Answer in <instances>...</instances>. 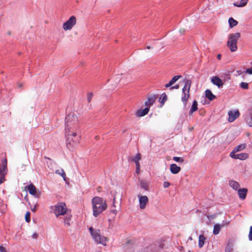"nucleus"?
<instances>
[{
	"instance_id": "f257e3e1",
	"label": "nucleus",
	"mask_w": 252,
	"mask_h": 252,
	"mask_svg": "<svg viewBox=\"0 0 252 252\" xmlns=\"http://www.w3.org/2000/svg\"><path fill=\"white\" fill-rule=\"evenodd\" d=\"M93 215L95 217L98 216L107 207V204L103 198L98 196H95L92 199Z\"/></svg>"
},
{
	"instance_id": "f03ea898",
	"label": "nucleus",
	"mask_w": 252,
	"mask_h": 252,
	"mask_svg": "<svg viewBox=\"0 0 252 252\" xmlns=\"http://www.w3.org/2000/svg\"><path fill=\"white\" fill-rule=\"evenodd\" d=\"M78 119L73 113L67 115L65 118V134H70L71 131H76L78 127Z\"/></svg>"
},
{
	"instance_id": "7ed1b4c3",
	"label": "nucleus",
	"mask_w": 252,
	"mask_h": 252,
	"mask_svg": "<svg viewBox=\"0 0 252 252\" xmlns=\"http://www.w3.org/2000/svg\"><path fill=\"white\" fill-rule=\"evenodd\" d=\"M66 137V147L70 150L74 147H75L79 142L81 136L78 135L77 132L71 131L70 134H65Z\"/></svg>"
},
{
	"instance_id": "20e7f679",
	"label": "nucleus",
	"mask_w": 252,
	"mask_h": 252,
	"mask_svg": "<svg viewBox=\"0 0 252 252\" xmlns=\"http://www.w3.org/2000/svg\"><path fill=\"white\" fill-rule=\"evenodd\" d=\"M240 37L241 34L239 32L229 34L227 46L231 52H234L237 50V44Z\"/></svg>"
},
{
	"instance_id": "39448f33",
	"label": "nucleus",
	"mask_w": 252,
	"mask_h": 252,
	"mask_svg": "<svg viewBox=\"0 0 252 252\" xmlns=\"http://www.w3.org/2000/svg\"><path fill=\"white\" fill-rule=\"evenodd\" d=\"M89 231L93 238L97 244H101L103 246L106 245V238L100 234L99 229H94L93 227H90Z\"/></svg>"
},
{
	"instance_id": "423d86ee",
	"label": "nucleus",
	"mask_w": 252,
	"mask_h": 252,
	"mask_svg": "<svg viewBox=\"0 0 252 252\" xmlns=\"http://www.w3.org/2000/svg\"><path fill=\"white\" fill-rule=\"evenodd\" d=\"M51 209L53 210V213L57 217L61 215H64L67 212V209L64 202L58 203L54 206H51Z\"/></svg>"
},
{
	"instance_id": "0eeeda50",
	"label": "nucleus",
	"mask_w": 252,
	"mask_h": 252,
	"mask_svg": "<svg viewBox=\"0 0 252 252\" xmlns=\"http://www.w3.org/2000/svg\"><path fill=\"white\" fill-rule=\"evenodd\" d=\"M25 189L29 191L30 194L36 198H39L41 195V192L37 190L36 187L33 184H30L25 187Z\"/></svg>"
},
{
	"instance_id": "6e6552de",
	"label": "nucleus",
	"mask_w": 252,
	"mask_h": 252,
	"mask_svg": "<svg viewBox=\"0 0 252 252\" xmlns=\"http://www.w3.org/2000/svg\"><path fill=\"white\" fill-rule=\"evenodd\" d=\"M76 23V19L74 16H71L69 19L64 22L63 28L64 30H70Z\"/></svg>"
},
{
	"instance_id": "1a4fd4ad",
	"label": "nucleus",
	"mask_w": 252,
	"mask_h": 252,
	"mask_svg": "<svg viewBox=\"0 0 252 252\" xmlns=\"http://www.w3.org/2000/svg\"><path fill=\"white\" fill-rule=\"evenodd\" d=\"M139 202V207L141 209H143L146 207V204L148 202V198L147 196L138 195Z\"/></svg>"
},
{
	"instance_id": "9d476101",
	"label": "nucleus",
	"mask_w": 252,
	"mask_h": 252,
	"mask_svg": "<svg viewBox=\"0 0 252 252\" xmlns=\"http://www.w3.org/2000/svg\"><path fill=\"white\" fill-rule=\"evenodd\" d=\"M244 119L250 126H252V107L245 114Z\"/></svg>"
},
{
	"instance_id": "9b49d317",
	"label": "nucleus",
	"mask_w": 252,
	"mask_h": 252,
	"mask_svg": "<svg viewBox=\"0 0 252 252\" xmlns=\"http://www.w3.org/2000/svg\"><path fill=\"white\" fill-rule=\"evenodd\" d=\"M228 121L229 122H232L239 116L240 113L238 110H236L235 111H230L228 112Z\"/></svg>"
},
{
	"instance_id": "f8f14e48",
	"label": "nucleus",
	"mask_w": 252,
	"mask_h": 252,
	"mask_svg": "<svg viewBox=\"0 0 252 252\" xmlns=\"http://www.w3.org/2000/svg\"><path fill=\"white\" fill-rule=\"evenodd\" d=\"M211 82L214 85H216L219 88H221L223 84L222 80L217 76H214L212 78Z\"/></svg>"
},
{
	"instance_id": "ddd939ff",
	"label": "nucleus",
	"mask_w": 252,
	"mask_h": 252,
	"mask_svg": "<svg viewBox=\"0 0 252 252\" xmlns=\"http://www.w3.org/2000/svg\"><path fill=\"white\" fill-rule=\"evenodd\" d=\"M7 160L6 158H3L1 160V163L0 164V169L1 171V173L6 174L7 172Z\"/></svg>"
},
{
	"instance_id": "4468645a",
	"label": "nucleus",
	"mask_w": 252,
	"mask_h": 252,
	"mask_svg": "<svg viewBox=\"0 0 252 252\" xmlns=\"http://www.w3.org/2000/svg\"><path fill=\"white\" fill-rule=\"evenodd\" d=\"M158 98V95H153V96L151 97H149L148 98V100L145 101V105L149 108L152 105L156 100Z\"/></svg>"
},
{
	"instance_id": "2eb2a0df",
	"label": "nucleus",
	"mask_w": 252,
	"mask_h": 252,
	"mask_svg": "<svg viewBox=\"0 0 252 252\" xmlns=\"http://www.w3.org/2000/svg\"><path fill=\"white\" fill-rule=\"evenodd\" d=\"M248 192V189L246 188L240 189L238 190L239 197L244 200L246 198Z\"/></svg>"
},
{
	"instance_id": "dca6fc26",
	"label": "nucleus",
	"mask_w": 252,
	"mask_h": 252,
	"mask_svg": "<svg viewBox=\"0 0 252 252\" xmlns=\"http://www.w3.org/2000/svg\"><path fill=\"white\" fill-rule=\"evenodd\" d=\"M150 110V108L146 106L144 109H139L136 112V115L138 117H142L147 114Z\"/></svg>"
},
{
	"instance_id": "f3484780",
	"label": "nucleus",
	"mask_w": 252,
	"mask_h": 252,
	"mask_svg": "<svg viewBox=\"0 0 252 252\" xmlns=\"http://www.w3.org/2000/svg\"><path fill=\"white\" fill-rule=\"evenodd\" d=\"M170 170L172 174H176L180 171L181 168L176 164L172 163L170 165Z\"/></svg>"
},
{
	"instance_id": "a211bd4d",
	"label": "nucleus",
	"mask_w": 252,
	"mask_h": 252,
	"mask_svg": "<svg viewBox=\"0 0 252 252\" xmlns=\"http://www.w3.org/2000/svg\"><path fill=\"white\" fill-rule=\"evenodd\" d=\"M184 82L185 83L184 86L182 89L183 90L187 91L189 92L190 87L191 85V81L189 79H185L184 80Z\"/></svg>"
},
{
	"instance_id": "6ab92c4d",
	"label": "nucleus",
	"mask_w": 252,
	"mask_h": 252,
	"mask_svg": "<svg viewBox=\"0 0 252 252\" xmlns=\"http://www.w3.org/2000/svg\"><path fill=\"white\" fill-rule=\"evenodd\" d=\"M189 97V92L187 91H184L182 90V96L181 98L182 101L185 103L186 104L187 101H188Z\"/></svg>"
},
{
	"instance_id": "aec40b11",
	"label": "nucleus",
	"mask_w": 252,
	"mask_h": 252,
	"mask_svg": "<svg viewBox=\"0 0 252 252\" xmlns=\"http://www.w3.org/2000/svg\"><path fill=\"white\" fill-rule=\"evenodd\" d=\"M229 186L234 190H237L240 187L239 184L234 180H230L228 183Z\"/></svg>"
},
{
	"instance_id": "412c9836",
	"label": "nucleus",
	"mask_w": 252,
	"mask_h": 252,
	"mask_svg": "<svg viewBox=\"0 0 252 252\" xmlns=\"http://www.w3.org/2000/svg\"><path fill=\"white\" fill-rule=\"evenodd\" d=\"M198 109V103L195 100H193L191 108L189 112V115L192 114L193 112L197 111Z\"/></svg>"
},
{
	"instance_id": "4be33fe9",
	"label": "nucleus",
	"mask_w": 252,
	"mask_h": 252,
	"mask_svg": "<svg viewBox=\"0 0 252 252\" xmlns=\"http://www.w3.org/2000/svg\"><path fill=\"white\" fill-rule=\"evenodd\" d=\"M205 95L206 97L209 100H213L214 99H215L216 96L214 94H213L211 91L207 89L205 91Z\"/></svg>"
},
{
	"instance_id": "5701e85b",
	"label": "nucleus",
	"mask_w": 252,
	"mask_h": 252,
	"mask_svg": "<svg viewBox=\"0 0 252 252\" xmlns=\"http://www.w3.org/2000/svg\"><path fill=\"white\" fill-rule=\"evenodd\" d=\"M167 100V95L165 93H162L159 98V101L160 103V107H162Z\"/></svg>"
},
{
	"instance_id": "b1692460",
	"label": "nucleus",
	"mask_w": 252,
	"mask_h": 252,
	"mask_svg": "<svg viewBox=\"0 0 252 252\" xmlns=\"http://www.w3.org/2000/svg\"><path fill=\"white\" fill-rule=\"evenodd\" d=\"M220 77L223 79V81L224 82L227 81L231 79L230 74L227 71L222 73L220 75Z\"/></svg>"
},
{
	"instance_id": "393cba45",
	"label": "nucleus",
	"mask_w": 252,
	"mask_h": 252,
	"mask_svg": "<svg viewBox=\"0 0 252 252\" xmlns=\"http://www.w3.org/2000/svg\"><path fill=\"white\" fill-rule=\"evenodd\" d=\"M140 187L146 191L149 190V184L146 180L140 181Z\"/></svg>"
},
{
	"instance_id": "a878e982",
	"label": "nucleus",
	"mask_w": 252,
	"mask_h": 252,
	"mask_svg": "<svg viewBox=\"0 0 252 252\" xmlns=\"http://www.w3.org/2000/svg\"><path fill=\"white\" fill-rule=\"evenodd\" d=\"M223 226V224H216L214 226L213 234L214 235L218 234L221 229V228Z\"/></svg>"
},
{
	"instance_id": "bb28decb",
	"label": "nucleus",
	"mask_w": 252,
	"mask_h": 252,
	"mask_svg": "<svg viewBox=\"0 0 252 252\" xmlns=\"http://www.w3.org/2000/svg\"><path fill=\"white\" fill-rule=\"evenodd\" d=\"M205 237L203 235H200L199 236V240H198V246L200 248L203 247L204 245Z\"/></svg>"
},
{
	"instance_id": "cd10ccee",
	"label": "nucleus",
	"mask_w": 252,
	"mask_h": 252,
	"mask_svg": "<svg viewBox=\"0 0 252 252\" xmlns=\"http://www.w3.org/2000/svg\"><path fill=\"white\" fill-rule=\"evenodd\" d=\"M248 1V0H241L239 3L234 2L233 5L238 7H243L247 5Z\"/></svg>"
},
{
	"instance_id": "c85d7f7f",
	"label": "nucleus",
	"mask_w": 252,
	"mask_h": 252,
	"mask_svg": "<svg viewBox=\"0 0 252 252\" xmlns=\"http://www.w3.org/2000/svg\"><path fill=\"white\" fill-rule=\"evenodd\" d=\"M249 157V155L247 153H240L237 154V159H239L241 160H245L248 158Z\"/></svg>"
},
{
	"instance_id": "c756f323",
	"label": "nucleus",
	"mask_w": 252,
	"mask_h": 252,
	"mask_svg": "<svg viewBox=\"0 0 252 252\" xmlns=\"http://www.w3.org/2000/svg\"><path fill=\"white\" fill-rule=\"evenodd\" d=\"M228 23L229 25V27L231 28H233L234 27L237 26V25L238 24V23L236 20L234 19L233 18L230 17L228 19Z\"/></svg>"
},
{
	"instance_id": "7c9ffc66",
	"label": "nucleus",
	"mask_w": 252,
	"mask_h": 252,
	"mask_svg": "<svg viewBox=\"0 0 252 252\" xmlns=\"http://www.w3.org/2000/svg\"><path fill=\"white\" fill-rule=\"evenodd\" d=\"M246 148L245 144H242L238 145L234 148V152H238L239 151H242Z\"/></svg>"
},
{
	"instance_id": "2f4dec72",
	"label": "nucleus",
	"mask_w": 252,
	"mask_h": 252,
	"mask_svg": "<svg viewBox=\"0 0 252 252\" xmlns=\"http://www.w3.org/2000/svg\"><path fill=\"white\" fill-rule=\"evenodd\" d=\"M56 173L60 174L63 179L64 181L66 180V174L63 169L57 170L56 171Z\"/></svg>"
},
{
	"instance_id": "473e14b6",
	"label": "nucleus",
	"mask_w": 252,
	"mask_h": 252,
	"mask_svg": "<svg viewBox=\"0 0 252 252\" xmlns=\"http://www.w3.org/2000/svg\"><path fill=\"white\" fill-rule=\"evenodd\" d=\"M141 158V155L140 153H137L134 157L131 158L129 160L135 162V161H139Z\"/></svg>"
},
{
	"instance_id": "72a5a7b5",
	"label": "nucleus",
	"mask_w": 252,
	"mask_h": 252,
	"mask_svg": "<svg viewBox=\"0 0 252 252\" xmlns=\"http://www.w3.org/2000/svg\"><path fill=\"white\" fill-rule=\"evenodd\" d=\"M232 251H233L232 246V245H231L229 244V243L228 242L226 244V246L225 247V252H232Z\"/></svg>"
},
{
	"instance_id": "f704fd0d",
	"label": "nucleus",
	"mask_w": 252,
	"mask_h": 252,
	"mask_svg": "<svg viewBox=\"0 0 252 252\" xmlns=\"http://www.w3.org/2000/svg\"><path fill=\"white\" fill-rule=\"evenodd\" d=\"M240 87L244 90H248L249 89V84L246 82H242L240 84Z\"/></svg>"
},
{
	"instance_id": "c9c22d12",
	"label": "nucleus",
	"mask_w": 252,
	"mask_h": 252,
	"mask_svg": "<svg viewBox=\"0 0 252 252\" xmlns=\"http://www.w3.org/2000/svg\"><path fill=\"white\" fill-rule=\"evenodd\" d=\"M72 216L71 215H68V216L65 217L64 220V222L65 224H66L68 225H69L70 224V221L71 219Z\"/></svg>"
},
{
	"instance_id": "e433bc0d",
	"label": "nucleus",
	"mask_w": 252,
	"mask_h": 252,
	"mask_svg": "<svg viewBox=\"0 0 252 252\" xmlns=\"http://www.w3.org/2000/svg\"><path fill=\"white\" fill-rule=\"evenodd\" d=\"M182 77L181 75H176L170 81V83L174 84L179 79Z\"/></svg>"
},
{
	"instance_id": "4c0bfd02",
	"label": "nucleus",
	"mask_w": 252,
	"mask_h": 252,
	"mask_svg": "<svg viewBox=\"0 0 252 252\" xmlns=\"http://www.w3.org/2000/svg\"><path fill=\"white\" fill-rule=\"evenodd\" d=\"M6 174H4L2 173H1V170L0 169V185H1L2 183H3L4 181L5 180V175Z\"/></svg>"
},
{
	"instance_id": "58836bf2",
	"label": "nucleus",
	"mask_w": 252,
	"mask_h": 252,
	"mask_svg": "<svg viewBox=\"0 0 252 252\" xmlns=\"http://www.w3.org/2000/svg\"><path fill=\"white\" fill-rule=\"evenodd\" d=\"M154 247V246L150 245L145 248L144 250V251H146V252H155V251L153 250Z\"/></svg>"
},
{
	"instance_id": "ea45409f",
	"label": "nucleus",
	"mask_w": 252,
	"mask_h": 252,
	"mask_svg": "<svg viewBox=\"0 0 252 252\" xmlns=\"http://www.w3.org/2000/svg\"><path fill=\"white\" fill-rule=\"evenodd\" d=\"M173 159L177 162H183L184 160L182 158L174 157Z\"/></svg>"
},
{
	"instance_id": "a19ab883",
	"label": "nucleus",
	"mask_w": 252,
	"mask_h": 252,
	"mask_svg": "<svg viewBox=\"0 0 252 252\" xmlns=\"http://www.w3.org/2000/svg\"><path fill=\"white\" fill-rule=\"evenodd\" d=\"M31 213L30 212H27L25 215V220L27 222H30L31 221Z\"/></svg>"
},
{
	"instance_id": "79ce46f5",
	"label": "nucleus",
	"mask_w": 252,
	"mask_h": 252,
	"mask_svg": "<svg viewBox=\"0 0 252 252\" xmlns=\"http://www.w3.org/2000/svg\"><path fill=\"white\" fill-rule=\"evenodd\" d=\"M236 152H234V150L233 149V151L231 152L230 154V157L233 158L237 159V154L235 153Z\"/></svg>"
},
{
	"instance_id": "37998d69",
	"label": "nucleus",
	"mask_w": 252,
	"mask_h": 252,
	"mask_svg": "<svg viewBox=\"0 0 252 252\" xmlns=\"http://www.w3.org/2000/svg\"><path fill=\"white\" fill-rule=\"evenodd\" d=\"M93 96V93L90 92V93L88 94L87 99H88V102H91V101L92 100Z\"/></svg>"
},
{
	"instance_id": "c03bdc74",
	"label": "nucleus",
	"mask_w": 252,
	"mask_h": 252,
	"mask_svg": "<svg viewBox=\"0 0 252 252\" xmlns=\"http://www.w3.org/2000/svg\"><path fill=\"white\" fill-rule=\"evenodd\" d=\"M38 205L37 203V201H36L34 204V205L33 207L31 208V211L33 212H35L36 211L37 207H38Z\"/></svg>"
},
{
	"instance_id": "a18cd8bd",
	"label": "nucleus",
	"mask_w": 252,
	"mask_h": 252,
	"mask_svg": "<svg viewBox=\"0 0 252 252\" xmlns=\"http://www.w3.org/2000/svg\"><path fill=\"white\" fill-rule=\"evenodd\" d=\"M249 239L250 241H252V226L250 228V232L249 234Z\"/></svg>"
},
{
	"instance_id": "49530a36",
	"label": "nucleus",
	"mask_w": 252,
	"mask_h": 252,
	"mask_svg": "<svg viewBox=\"0 0 252 252\" xmlns=\"http://www.w3.org/2000/svg\"><path fill=\"white\" fill-rule=\"evenodd\" d=\"M170 185V183L168 182H164L163 183V187L164 188H167L168 187H169Z\"/></svg>"
},
{
	"instance_id": "de8ad7c7",
	"label": "nucleus",
	"mask_w": 252,
	"mask_h": 252,
	"mask_svg": "<svg viewBox=\"0 0 252 252\" xmlns=\"http://www.w3.org/2000/svg\"><path fill=\"white\" fill-rule=\"evenodd\" d=\"M245 72L250 74H252V67L251 68H247Z\"/></svg>"
},
{
	"instance_id": "09e8293b",
	"label": "nucleus",
	"mask_w": 252,
	"mask_h": 252,
	"mask_svg": "<svg viewBox=\"0 0 252 252\" xmlns=\"http://www.w3.org/2000/svg\"><path fill=\"white\" fill-rule=\"evenodd\" d=\"M179 88V85L177 84L174 86H171L170 88V90L178 89Z\"/></svg>"
},
{
	"instance_id": "8fccbe9b",
	"label": "nucleus",
	"mask_w": 252,
	"mask_h": 252,
	"mask_svg": "<svg viewBox=\"0 0 252 252\" xmlns=\"http://www.w3.org/2000/svg\"><path fill=\"white\" fill-rule=\"evenodd\" d=\"M0 252H7L5 249L2 246H0Z\"/></svg>"
},
{
	"instance_id": "3c124183",
	"label": "nucleus",
	"mask_w": 252,
	"mask_h": 252,
	"mask_svg": "<svg viewBox=\"0 0 252 252\" xmlns=\"http://www.w3.org/2000/svg\"><path fill=\"white\" fill-rule=\"evenodd\" d=\"M38 236V233H37L36 232L34 233L32 235V238L33 239H35V238H37Z\"/></svg>"
},
{
	"instance_id": "603ef678",
	"label": "nucleus",
	"mask_w": 252,
	"mask_h": 252,
	"mask_svg": "<svg viewBox=\"0 0 252 252\" xmlns=\"http://www.w3.org/2000/svg\"><path fill=\"white\" fill-rule=\"evenodd\" d=\"M135 163L136 164V167L140 168V164L139 161H135Z\"/></svg>"
},
{
	"instance_id": "864d4df0",
	"label": "nucleus",
	"mask_w": 252,
	"mask_h": 252,
	"mask_svg": "<svg viewBox=\"0 0 252 252\" xmlns=\"http://www.w3.org/2000/svg\"><path fill=\"white\" fill-rule=\"evenodd\" d=\"M117 211L116 209H113L110 211V213L113 214L115 216L116 215Z\"/></svg>"
},
{
	"instance_id": "5fc2aeb1",
	"label": "nucleus",
	"mask_w": 252,
	"mask_h": 252,
	"mask_svg": "<svg viewBox=\"0 0 252 252\" xmlns=\"http://www.w3.org/2000/svg\"><path fill=\"white\" fill-rule=\"evenodd\" d=\"M173 84L172 83H171L169 81L168 84H166L165 85V88H169V87H170Z\"/></svg>"
},
{
	"instance_id": "6e6d98bb",
	"label": "nucleus",
	"mask_w": 252,
	"mask_h": 252,
	"mask_svg": "<svg viewBox=\"0 0 252 252\" xmlns=\"http://www.w3.org/2000/svg\"><path fill=\"white\" fill-rule=\"evenodd\" d=\"M244 72H243L241 70H237V73L238 75H241Z\"/></svg>"
},
{
	"instance_id": "4d7b16f0",
	"label": "nucleus",
	"mask_w": 252,
	"mask_h": 252,
	"mask_svg": "<svg viewBox=\"0 0 252 252\" xmlns=\"http://www.w3.org/2000/svg\"><path fill=\"white\" fill-rule=\"evenodd\" d=\"M140 172V168L136 167V173L138 174Z\"/></svg>"
},
{
	"instance_id": "13d9d810",
	"label": "nucleus",
	"mask_w": 252,
	"mask_h": 252,
	"mask_svg": "<svg viewBox=\"0 0 252 252\" xmlns=\"http://www.w3.org/2000/svg\"><path fill=\"white\" fill-rule=\"evenodd\" d=\"M221 54H218L217 55V59L219 60H220L221 59Z\"/></svg>"
},
{
	"instance_id": "bf43d9fd",
	"label": "nucleus",
	"mask_w": 252,
	"mask_h": 252,
	"mask_svg": "<svg viewBox=\"0 0 252 252\" xmlns=\"http://www.w3.org/2000/svg\"><path fill=\"white\" fill-rule=\"evenodd\" d=\"M24 199L27 201H29L28 197V194H26V195L25 196Z\"/></svg>"
},
{
	"instance_id": "052dcab7",
	"label": "nucleus",
	"mask_w": 252,
	"mask_h": 252,
	"mask_svg": "<svg viewBox=\"0 0 252 252\" xmlns=\"http://www.w3.org/2000/svg\"><path fill=\"white\" fill-rule=\"evenodd\" d=\"M159 247L160 249H163V244H160L159 245Z\"/></svg>"
},
{
	"instance_id": "680f3d73",
	"label": "nucleus",
	"mask_w": 252,
	"mask_h": 252,
	"mask_svg": "<svg viewBox=\"0 0 252 252\" xmlns=\"http://www.w3.org/2000/svg\"><path fill=\"white\" fill-rule=\"evenodd\" d=\"M151 48H152V47H151V46H147L146 47V48H147V49H151Z\"/></svg>"
},
{
	"instance_id": "e2e57ef3",
	"label": "nucleus",
	"mask_w": 252,
	"mask_h": 252,
	"mask_svg": "<svg viewBox=\"0 0 252 252\" xmlns=\"http://www.w3.org/2000/svg\"><path fill=\"white\" fill-rule=\"evenodd\" d=\"M130 242V240H128L126 241V244H129V243Z\"/></svg>"
},
{
	"instance_id": "0e129e2a",
	"label": "nucleus",
	"mask_w": 252,
	"mask_h": 252,
	"mask_svg": "<svg viewBox=\"0 0 252 252\" xmlns=\"http://www.w3.org/2000/svg\"><path fill=\"white\" fill-rule=\"evenodd\" d=\"M7 34H8V35H10V34H11V32H7Z\"/></svg>"
},
{
	"instance_id": "69168bd1",
	"label": "nucleus",
	"mask_w": 252,
	"mask_h": 252,
	"mask_svg": "<svg viewBox=\"0 0 252 252\" xmlns=\"http://www.w3.org/2000/svg\"><path fill=\"white\" fill-rule=\"evenodd\" d=\"M193 129V127H191V128H189V130L191 131V130H192Z\"/></svg>"
},
{
	"instance_id": "338daca9",
	"label": "nucleus",
	"mask_w": 252,
	"mask_h": 252,
	"mask_svg": "<svg viewBox=\"0 0 252 252\" xmlns=\"http://www.w3.org/2000/svg\"><path fill=\"white\" fill-rule=\"evenodd\" d=\"M180 32H185V31H181V30H180Z\"/></svg>"
},
{
	"instance_id": "774afa93",
	"label": "nucleus",
	"mask_w": 252,
	"mask_h": 252,
	"mask_svg": "<svg viewBox=\"0 0 252 252\" xmlns=\"http://www.w3.org/2000/svg\"><path fill=\"white\" fill-rule=\"evenodd\" d=\"M180 32H185V31H181V30H180Z\"/></svg>"
}]
</instances>
